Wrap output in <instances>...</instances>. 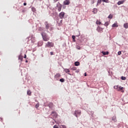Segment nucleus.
<instances>
[{"mask_svg": "<svg viewBox=\"0 0 128 128\" xmlns=\"http://www.w3.org/2000/svg\"><path fill=\"white\" fill-rule=\"evenodd\" d=\"M102 0H98L97 2V6H98V4H102Z\"/></svg>", "mask_w": 128, "mask_h": 128, "instance_id": "20", "label": "nucleus"}, {"mask_svg": "<svg viewBox=\"0 0 128 128\" xmlns=\"http://www.w3.org/2000/svg\"><path fill=\"white\" fill-rule=\"evenodd\" d=\"M120 91L122 92H124V87L119 86L118 92Z\"/></svg>", "mask_w": 128, "mask_h": 128, "instance_id": "11", "label": "nucleus"}, {"mask_svg": "<svg viewBox=\"0 0 128 128\" xmlns=\"http://www.w3.org/2000/svg\"><path fill=\"white\" fill-rule=\"evenodd\" d=\"M108 18H112V15L110 14L108 16Z\"/></svg>", "mask_w": 128, "mask_h": 128, "instance_id": "31", "label": "nucleus"}, {"mask_svg": "<svg viewBox=\"0 0 128 128\" xmlns=\"http://www.w3.org/2000/svg\"><path fill=\"white\" fill-rule=\"evenodd\" d=\"M102 54H104V56H106V55L108 54V52L102 51Z\"/></svg>", "mask_w": 128, "mask_h": 128, "instance_id": "15", "label": "nucleus"}, {"mask_svg": "<svg viewBox=\"0 0 128 128\" xmlns=\"http://www.w3.org/2000/svg\"><path fill=\"white\" fill-rule=\"evenodd\" d=\"M112 120H113L114 122H116V116H114L112 118Z\"/></svg>", "mask_w": 128, "mask_h": 128, "instance_id": "16", "label": "nucleus"}, {"mask_svg": "<svg viewBox=\"0 0 128 128\" xmlns=\"http://www.w3.org/2000/svg\"><path fill=\"white\" fill-rule=\"evenodd\" d=\"M61 128H66V126L62 125V126H61Z\"/></svg>", "mask_w": 128, "mask_h": 128, "instance_id": "37", "label": "nucleus"}, {"mask_svg": "<svg viewBox=\"0 0 128 128\" xmlns=\"http://www.w3.org/2000/svg\"><path fill=\"white\" fill-rule=\"evenodd\" d=\"M18 59L20 60H22V56L20 55L18 57Z\"/></svg>", "mask_w": 128, "mask_h": 128, "instance_id": "28", "label": "nucleus"}, {"mask_svg": "<svg viewBox=\"0 0 128 128\" xmlns=\"http://www.w3.org/2000/svg\"><path fill=\"white\" fill-rule=\"evenodd\" d=\"M60 82H64V79L61 78L60 80Z\"/></svg>", "mask_w": 128, "mask_h": 128, "instance_id": "30", "label": "nucleus"}, {"mask_svg": "<svg viewBox=\"0 0 128 128\" xmlns=\"http://www.w3.org/2000/svg\"><path fill=\"white\" fill-rule=\"evenodd\" d=\"M24 58H26V54L24 55Z\"/></svg>", "mask_w": 128, "mask_h": 128, "instance_id": "41", "label": "nucleus"}, {"mask_svg": "<svg viewBox=\"0 0 128 128\" xmlns=\"http://www.w3.org/2000/svg\"><path fill=\"white\" fill-rule=\"evenodd\" d=\"M92 114H94V112H92Z\"/></svg>", "mask_w": 128, "mask_h": 128, "instance_id": "47", "label": "nucleus"}, {"mask_svg": "<svg viewBox=\"0 0 128 128\" xmlns=\"http://www.w3.org/2000/svg\"><path fill=\"white\" fill-rule=\"evenodd\" d=\"M65 14H66V13H64V12H60L59 14V18H60L62 20V18H64Z\"/></svg>", "mask_w": 128, "mask_h": 128, "instance_id": "4", "label": "nucleus"}, {"mask_svg": "<svg viewBox=\"0 0 128 128\" xmlns=\"http://www.w3.org/2000/svg\"><path fill=\"white\" fill-rule=\"evenodd\" d=\"M70 4V0H65L64 2V6H68Z\"/></svg>", "mask_w": 128, "mask_h": 128, "instance_id": "5", "label": "nucleus"}, {"mask_svg": "<svg viewBox=\"0 0 128 128\" xmlns=\"http://www.w3.org/2000/svg\"><path fill=\"white\" fill-rule=\"evenodd\" d=\"M81 38L82 39H80L79 40H80V42H84V36H82Z\"/></svg>", "mask_w": 128, "mask_h": 128, "instance_id": "17", "label": "nucleus"}, {"mask_svg": "<svg viewBox=\"0 0 128 128\" xmlns=\"http://www.w3.org/2000/svg\"><path fill=\"white\" fill-rule=\"evenodd\" d=\"M40 44H42V42H38V46H40Z\"/></svg>", "mask_w": 128, "mask_h": 128, "instance_id": "35", "label": "nucleus"}, {"mask_svg": "<svg viewBox=\"0 0 128 128\" xmlns=\"http://www.w3.org/2000/svg\"><path fill=\"white\" fill-rule=\"evenodd\" d=\"M41 34L44 42H48V40H50V37L48 36V35L46 33L42 32Z\"/></svg>", "mask_w": 128, "mask_h": 128, "instance_id": "1", "label": "nucleus"}, {"mask_svg": "<svg viewBox=\"0 0 128 128\" xmlns=\"http://www.w3.org/2000/svg\"><path fill=\"white\" fill-rule=\"evenodd\" d=\"M56 0V2L58 0Z\"/></svg>", "mask_w": 128, "mask_h": 128, "instance_id": "50", "label": "nucleus"}, {"mask_svg": "<svg viewBox=\"0 0 128 128\" xmlns=\"http://www.w3.org/2000/svg\"><path fill=\"white\" fill-rule=\"evenodd\" d=\"M121 80H126V78L124 76H122L121 77Z\"/></svg>", "mask_w": 128, "mask_h": 128, "instance_id": "24", "label": "nucleus"}, {"mask_svg": "<svg viewBox=\"0 0 128 128\" xmlns=\"http://www.w3.org/2000/svg\"><path fill=\"white\" fill-rule=\"evenodd\" d=\"M26 62H28V60H26Z\"/></svg>", "mask_w": 128, "mask_h": 128, "instance_id": "46", "label": "nucleus"}, {"mask_svg": "<svg viewBox=\"0 0 128 128\" xmlns=\"http://www.w3.org/2000/svg\"><path fill=\"white\" fill-rule=\"evenodd\" d=\"M54 128H58V126L54 125Z\"/></svg>", "mask_w": 128, "mask_h": 128, "instance_id": "38", "label": "nucleus"}, {"mask_svg": "<svg viewBox=\"0 0 128 128\" xmlns=\"http://www.w3.org/2000/svg\"><path fill=\"white\" fill-rule=\"evenodd\" d=\"M93 12H94V14H96L98 12V9L94 8L93 10Z\"/></svg>", "mask_w": 128, "mask_h": 128, "instance_id": "23", "label": "nucleus"}, {"mask_svg": "<svg viewBox=\"0 0 128 128\" xmlns=\"http://www.w3.org/2000/svg\"><path fill=\"white\" fill-rule=\"evenodd\" d=\"M56 0V2L58 0Z\"/></svg>", "mask_w": 128, "mask_h": 128, "instance_id": "49", "label": "nucleus"}, {"mask_svg": "<svg viewBox=\"0 0 128 128\" xmlns=\"http://www.w3.org/2000/svg\"><path fill=\"white\" fill-rule=\"evenodd\" d=\"M120 54H122V52L119 51V52H118V56H120Z\"/></svg>", "mask_w": 128, "mask_h": 128, "instance_id": "36", "label": "nucleus"}, {"mask_svg": "<svg viewBox=\"0 0 128 128\" xmlns=\"http://www.w3.org/2000/svg\"><path fill=\"white\" fill-rule=\"evenodd\" d=\"M103 30H104V28H102L100 26L97 27V28H96V30H98V32H102Z\"/></svg>", "mask_w": 128, "mask_h": 128, "instance_id": "6", "label": "nucleus"}, {"mask_svg": "<svg viewBox=\"0 0 128 128\" xmlns=\"http://www.w3.org/2000/svg\"><path fill=\"white\" fill-rule=\"evenodd\" d=\"M60 74H58L56 75H55L54 78L56 80H58V78H60Z\"/></svg>", "mask_w": 128, "mask_h": 128, "instance_id": "10", "label": "nucleus"}, {"mask_svg": "<svg viewBox=\"0 0 128 128\" xmlns=\"http://www.w3.org/2000/svg\"><path fill=\"white\" fill-rule=\"evenodd\" d=\"M54 46V43H52V42H48L46 45H45V47L46 48H53Z\"/></svg>", "mask_w": 128, "mask_h": 128, "instance_id": "2", "label": "nucleus"}, {"mask_svg": "<svg viewBox=\"0 0 128 128\" xmlns=\"http://www.w3.org/2000/svg\"><path fill=\"white\" fill-rule=\"evenodd\" d=\"M94 2H93L92 4H94Z\"/></svg>", "mask_w": 128, "mask_h": 128, "instance_id": "48", "label": "nucleus"}, {"mask_svg": "<svg viewBox=\"0 0 128 128\" xmlns=\"http://www.w3.org/2000/svg\"><path fill=\"white\" fill-rule=\"evenodd\" d=\"M38 106H40V104H37L36 105V106H35V107L36 108H38Z\"/></svg>", "mask_w": 128, "mask_h": 128, "instance_id": "33", "label": "nucleus"}, {"mask_svg": "<svg viewBox=\"0 0 128 128\" xmlns=\"http://www.w3.org/2000/svg\"><path fill=\"white\" fill-rule=\"evenodd\" d=\"M51 116L54 118H56V116H58V114L54 112H52Z\"/></svg>", "mask_w": 128, "mask_h": 128, "instance_id": "9", "label": "nucleus"}, {"mask_svg": "<svg viewBox=\"0 0 128 128\" xmlns=\"http://www.w3.org/2000/svg\"><path fill=\"white\" fill-rule=\"evenodd\" d=\"M62 20H61L60 22V24H62Z\"/></svg>", "mask_w": 128, "mask_h": 128, "instance_id": "43", "label": "nucleus"}, {"mask_svg": "<svg viewBox=\"0 0 128 128\" xmlns=\"http://www.w3.org/2000/svg\"><path fill=\"white\" fill-rule=\"evenodd\" d=\"M104 26H108V22H106L104 24Z\"/></svg>", "mask_w": 128, "mask_h": 128, "instance_id": "29", "label": "nucleus"}, {"mask_svg": "<svg viewBox=\"0 0 128 128\" xmlns=\"http://www.w3.org/2000/svg\"><path fill=\"white\" fill-rule=\"evenodd\" d=\"M80 36V32H79L78 35V36Z\"/></svg>", "mask_w": 128, "mask_h": 128, "instance_id": "42", "label": "nucleus"}, {"mask_svg": "<svg viewBox=\"0 0 128 128\" xmlns=\"http://www.w3.org/2000/svg\"><path fill=\"white\" fill-rule=\"evenodd\" d=\"M124 26L125 28H128V24L126 23L124 24Z\"/></svg>", "mask_w": 128, "mask_h": 128, "instance_id": "21", "label": "nucleus"}, {"mask_svg": "<svg viewBox=\"0 0 128 128\" xmlns=\"http://www.w3.org/2000/svg\"><path fill=\"white\" fill-rule=\"evenodd\" d=\"M32 10L33 12H34L36 10V8H34V7L32 8Z\"/></svg>", "mask_w": 128, "mask_h": 128, "instance_id": "26", "label": "nucleus"}, {"mask_svg": "<svg viewBox=\"0 0 128 128\" xmlns=\"http://www.w3.org/2000/svg\"><path fill=\"white\" fill-rule=\"evenodd\" d=\"M84 76H86V74L85 73Z\"/></svg>", "mask_w": 128, "mask_h": 128, "instance_id": "45", "label": "nucleus"}, {"mask_svg": "<svg viewBox=\"0 0 128 128\" xmlns=\"http://www.w3.org/2000/svg\"><path fill=\"white\" fill-rule=\"evenodd\" d=\"M76 48H77V50H80V46H77V47H76Z\"/></svg>", "mask_w": 128, "mask_h": 128, "instance_id": "39", "label": "nucleus"}, {"mask_svg": "<svg viewBox=\"0 0 128 128\" xmlns=\"http://www.w3.org/2000/svg\"><path fill=\"white\" fill-rule=\"evenodd\" d=\"M72 70H76V67H72Z\"/></svg>", "mask_w": 128, "mask_h": 128, "instance_id": "32", "label": "nucleus"}, {"mask_svg": "<svg viewBox=\"0 0 128 128\" xmlns=\"http://www.w3.org/2000/svg\"><path fill=\"white\" fill-rule=\"evenodd\" d=\"M56 124H58V122H56Z\"/></svg>", "mask_w": 128, "mask_h": 128, "instance_id": "51", "label": "nucleus"}, {"mask_svg": "<svg viewBox=\"0 0 128 128\" xmlns=\"http://www.w3.org/2000/svg\"><path fill=\"white\" fill-rule=\"evenodd\" d=\"M50 54L51 56H52V54H54V52H50Z\"/></svg>", "mask_w": 128, "mask_h": 128, "instance_id": "40", "label": "nucleus"}, {"mask_svg": "<svg viewBox=\"0 0 128 128\" xmlns=\"http://www.w3.org/2000/svg\"><path fill=\"white\" fill-rule=\"evenodd\" d=\"M114 88L115 90H116L118 92V90H120V87L118 86H114Z\"/></svg>", "mask_w": 128, "mask_h": 128, "instance_id": "18", "label": "nucleus"}, {"mask_svg": "<svg viewBox=\"0 0 128 128\" xmlns=\"http://www.w3.org/2000/svg\"><path fill=\"white\" fill-rule=\"evenodd\" d=\"M112 28H118V23L115 22L112 26Z\"/></svg>", "mask_w": 128, "mask_h": 128, "instance_id": "13", "label": "nucleus"}, {"mask_svg": "<svg viewBox=\"0 0 128 128\" xmlns=\"http://www.w3.org/2000/svg\"><path fill=\"white\" fill-rule=\"evenodd\" d=\"M72 40H74H74L76 39V36H72Z\"/></svg>", "mask_w": 128, "mask_h": 128, "instance_id": "34", "label": "nucleus"}, {"mask_svg": "<svg viewBox=\"0 0 128 128\" xmlns=\"http://www.w3.org/2000/svg\"><path fill=\"white\" fill-rule=\"evenodd\" d=\"M44 24L46 26V29L48 30V28H50V24H48V22H45Z\"/></svg>", "mask_w": 128, "mask_h": 128, "instance_id": "7", "label": "nucleus"}, {"mask_svg": "<svg viewBox=\"0 0 128 128\" xmlns=\"http://www.w3.org/2000/svg\"><path fill=\"white\" fill-rule=\"evenodd\" d=\"M96 24H102V22H100V21H98V20H97V21L96 22Z\"/></svg>", "mask_w": 128, "mask_h": 128, "instance_id": "27", "label": "nucleus"}, {"mask_svg": "<svg viewBox=\"0 0 128 128\" xmlns=\"http://www.w3.org/2000/svg\"><path fill=\"white\" fill-rule=\"evenodd\" d=\"M103 2H106V4H108L110 2L109 0H102Z\"/></svg>", "mask_w": 128, "mask_h": 128, "instance_id": "22", "label": "nucleus"}, {"mask_svg": "<svg viewBox=\"0 0 128 128\" xmlns=\"http://www.w3.org/2000/svg\"><path fill=\"white\" fill-rule=\"evenodd\" d=\"M57 8H58V11L60 12L62 10V5L60 4L57 6Z\"/></svg>", "mask_w": 128, "mask_h": 128, "instance_id": "14", "label": "nucleus"}, {"mask_svg": "<svg viewBox=\"0 0 128 128\" xmlns=\"http://www.w3.org/2000/svg\"><path fill=\"white\" fill-rule=\"evenodd\" d=\"M24 6H26V3H24Z\"/></svg>", "mask_w": 128, "mask_h": 128, "instance_id": "44", "label": "nucleus"}, {"mask_svg": "<svg viewBox=\"0 0 128 128\" xmlns=\"http://www.w3.org/2000/svg\"><path fill=\"white\" fill-rule=\"evenodd\" d=\"M81 114H82V112H80V110H75L74 113V116H76V118H78V116H80Z\"/></svg>", "mask_w": 128, "mask_h": 128, "instance_id": "3", "label": "nucleus"}, {"mask_svg": "<svg viewBox=\"0 0 128 128\" xmlns=\"http://www.w3.org/2000/svg\"><path fill=\"white\" fill-rule=\"evenodd\" d=\"M32 92H30V90L27 91V94H28V96H30Z\"/></svg>", "mask_w": 128, "mask_h": 128, "instance_id": "25", "label": "nucleus"}, {"mask_svg": "<svg viewBox=\"0 0 128 128\" xmlns=\"http://www.w3.org/2000/svg\"><path fill=\"white\" fill-rule=\"evenodd\" d=\"M124 0L118 1L117 3V4H118V6H120V4H124Z\"/></svg>", "mask_w": 128, "mask_h": 128, "instance_id": "12", "label": "nucleus"}, {"mask_svg": "<svg viewBox=\"0 0 128 128\" xmlns=\"http://www.w3.org/2000/svg\"><path fill=\"white\" fill-rule=\"evenodd\" d=\"M64 72H66V74H68L70 76H72V74L68 73L70 72V70H68V68H64Z\"/></svg>", "mask_w": 128, "mask_h": 128, "instance_id": "8", "label": "nucleus"}, {"mask_svg": "<svg viewBox=\"0 0 128 128\" xmlns=\"http://www.w3.org/2000/svg\"><path fill=\"white\" fill-rule=\"evenodd\" d=\"M74 64H75L76 66H80V62H74Z\"/></svg>", "mask_w": 128, "mask_h": 128, "instance_id": "19", "label": "nucleus"}]
</instances>
